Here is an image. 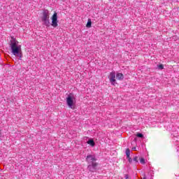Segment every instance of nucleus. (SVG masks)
<instances>
[{"mask_svg":"<svg viewBox=\"0 0 179 179\" xmlns=\"http://www.w3.org/2000/svg\"><path fill=\"white\" fill-rule=\"evenodd\" d=\"M52 22H50V11L48 9H43L42 15L41 16V20L42 24L46 27H58V13L54 12L53 15L50 17Z\"/></svg>","mask_w":179,"mask_h":179,"instance_id":"1","label":"nucleus"},{"mask_svg":"<svg viewBox=\"0 0 179 179\" xmlns=\"http://www.w3.org/2000/svg\"><path fill=\"white\" fill-rule=\"evenodd\" d=\"M10 50L13 55H15L16 58L22 59L23 58V52H22V45H19V41L16 40V38L12 36L11 41H10Z\"/></svg>","mask_w":179,"mask_h":179,"instance_id":"2","label":"nucleus"},{"mask_svg":"<svg viewBox=\"0 0 179 179\" xmlns=\"http://www.w3.org/2000/svg\"><path fill=\"white\" fill-rule=\"evenodd\" d=\"M66 103L69 108L71 110H75L76 108V98L73 93L69 94L66 98Z\"/></svg>","mask_w":179,"mask_h":179,"instance_id":"3","label":"nucleus"},{"mask_svg":"<svg viewBox=\"0 0 179 179\" xmlns=\"http://www.w3.org/2000/svg\"><path fill=\"white\" fill-rule=\"evenodd\" d=\"M99 166V163L97 162H92V164H90L87 166V169L91 173H95V171L97 170V167Z\"/></svg>","mask_w":179,"mask_h":179,"instance_id":"4","label":"nucleus"},{"mask_svg":"<svg viewBox=\"0 0 179 179\" xmlns=\"http://www.w3.org/2000/svg\"><path fill=\"white\" fill-rule=\"evenodd\" d=\"M108 79L110 82V84L113 86H115V84H117V80H115V71H112L110 73Z\"/></svg>","mask_w":179,"mask_h":179,"instance_id":"5","label":"nucleus"},{"mask_svg":"<svg viewBox=\"0 0 179 179\" xmlns=\"http://www.w3.org/2000/svg\"><path fill=\"white\" fill-rule=\"evenodd\" d=\"M85 162H87L88 164H91L92 163H94V162H97V158H96V155H88L85 159Z\"/></svg>","mask_w":179,"mask_h":179,"instance_id":"6","label":"nucleus"},{"mask_svg":"<svg viewBox=\"0 0 179 179\" xmlns=\"http://www.w3.org/2000/svg\"><path fill=\"white\" fill-rule=\"evenodd\" d=\"M87 145H90V146H92V148H94L96 146V143L94 142V139L90 138L87 141Z\"/></svg>","mask_w":179,"mask_h":179,"instance_id":"7","label":"nucleus"},{"mask_svg":"<svg viewBox=\"0 0 179 179\" xmlns=\"http://www.w3.org/2000/svg\"><path fill=\"white\" fill-rule=\"evenodd\" d=\"M116 79H117V80H124V74H122V73H117Z\"/></svg>","mask_w":179,"mask_h":179,"instance_id":"8","label":"nucleus"},{"mask_svg":"<svg viewBox=\"0 0 179 179\" xmlns=\"http://www.w3.org/2000/svg\"><path fill=\"white\" fill-rule=\"evenodd\" d=\"M86 27L90 29L92 27V19L89 18L86 24Z\"/></svg>","mask_w":179,"mask_h":179,"instance_id":"9","label":"nucleus"},{"mask_svg":"<svg viewBox=\"0 0 179 179\" xmlns=\"http://www.w3.org/2000/svg\"><path fill=\"white\" fill-rule=\"evenodd\" d=\"M126 157H131V150L129 148H127L125 151Z\"/></svg>","mask_w":179,"mask_h":179,"instance_id":"10","label":"nucleus"},{"mask_svg":"<svg viewBox=\"0 0 179 179\" xmlns=\"http://www.w3.org/2000/svg\"><path fill=\"white\" fill-rule=\"evenodd\" d=\"M136 136L137 138H141V139H143V138H145V136H143V134L139 133V132H138V133L136 134Z\"/></svg>","mask_w":179,"mask_h":179,"instance_id":"11","label":"nucleus"},{"mask_svg":"<svg viewBox=\"0 0 179 179\" xmlns=\"http://www.w3.org/2000/svg\"><path fill=\"white\" fill-rule=\"evenodd\" d=\"M157 69H159V71H162V70H163V69H164V65H163V64H158L157 65Z\"/></svg>","mask_w":179,"mask_h":179,"instance_id":"12","label":"nucleus"},{"mask_svg":"<svg viewBox=\"0 0 179 179\" xmlns=\"http://www.w3.org/2000/svg\"><path fill=\"white\" fill-rule=\"evenodd\" d=\"M140 163H141V164H146V161L145 160V158L141 157V158H140Z\"/></svg>","mask_w":179,"mask_h":179,"instance_id":"13","label":"nucleus"},{"mask_svg":"<svg viewBox=\"0 0 179 179\" xmlns=\"http://www.w3.org/2000/svg\"><path fill=\"white\" fill-rule=\"evenodd\" d=\"M127 159H128V162L129 163V164H132V158L131 157H127Z\"/></svg>","mask_w":179,"mask_h":179,"instance_id":"14","label":"nucleus"},{"mask_svg":"<svg viewBox=\"0 0 179 179\" xmlns=\"http://www.w3.org/2000/svg\"><path fill=\"white\" fill-rule=\"evenodd\" d=\"M133 162H135V163H138V156H136L133 158Z\"/></svg>","mask_w":179,"mask_h":179,"instance_id":"15","label":"nucleus"},{"mask_svg":"<svg viewBox=\"0 0 179 179\" xmlns=\"http://www.w3.org/2000/svg\"><path fill=\"white\" fill-rule=\"evenodd\" d=\"M124 178H125V179H130V178H129V174H125V175H124Z\"/></svg>","mask_w":179,"mask_h":179,"instance_id":"16","label":"nucleus"},{"mask_svg":"<svg viewBox=\"0 0 179 179\" xmlns=\"http://www.w3.org/2000/svg\"><path fill=\"white\" fill-rule=\"evenodd\" d=\"M132 150H136V147H133Z\"/></svg>","mask_w":179,"mask_h":179,"instance_id":"17","label":"nucleus"},{"mask_svg":"<svg viewBox=\"0 0 179 179\" xmlns=\"http://www.w3.org/2000/svg\"><path fill=\"white\" fill-rule=\"evenodd\" d=\"M173 38H174V40H176V38H177V36H173Z\"/></svg>","mask_w":179,"mask_h":179,"instance_id":"18","label":"nucleus"},{"mask_svg":"<svg viewBox=\"0 0 179 179\" xmlns=\"http://www.w3.org/2000/svg\"><path fill=\"white\" fill-rule=\"evenodd\" d=\"M134 141H136V138H134Z\"/></svg>","mask_w":179,"mask_h":179,"instance_id":"19","label":"nucleus"},{"mask_svg":"<svg viewBox=\"0 0 179 179\" xmlns=\"http://www.w3.org/2000/svg\"><path fill=\"white\" fill-rule=\"evenodd\" d=\"M0 135H1V132H0Z\"/></svg>","mask_w":179,"mask_h":179,"instance_id":"20","label":"nucleus"}]
</instances>
